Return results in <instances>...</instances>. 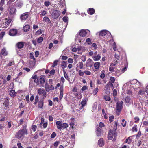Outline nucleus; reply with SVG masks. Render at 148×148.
I'll list each match as a JSON object with an SVG mask.
<instances>
[{"label":"nucleus","instance_id":"nucleus-53","mask_svg":"<svg viewBox=\"0 0 148 148\" xmlns=\"http://www.w3.org/2000/svg\"><path fill=\"white\" fill-rule=\"evenodd\" d=\"M55 71L54 69L52 70L50 72V73L51 75H53L55 73Z\"/></svg>","mask_w":148,"mask_h":148},{"label":"nucleus","instance_id":"nucleus-51","mask_svg":"<svg viewBox=\"0 0 148 148\" xmlns=\"http://www.w3.org/2000/svg\"><path fill=\"white\" fill-rule=\"evenodd\" d=\"M42 30L41 29L37 31L36 32V34L37 35H40L42 33Z\"/></svg>","mask_w":148,"mask_h":148},{"label":"nucleus","instance_id":"nucleus-62","mask_svg":"<svg viewBox=\"0 0 148 148\" xmlns=\"http://www.w3.org/2000/svg\"><path fill=\"white\" fill-rule=\"evenodd\" d=\"M84 73L87 75H90L91 74V73L90 71H84Z\"/></svg>","mask_w":148,"mask_h":148},{"label":"nucleus","instance_id":"nucleus-32","mask_svg":"<svg viewBox=\"0 0 148 148\" xmlns=\"http://www.w3.org/2000/svg\"><path fill=\"white\" fill-rule=\"evenodd\" d=\"M38 91L39 94L40 95H41L44 92L45 90L44 89L41 88H40L38 90Z\"/></svg>","mask_w":148,"mask_h":148},{"label":"nucleus","instance_id":"nucleus-56","mask_svg":"<svg viewBox=\"0 0 148 148\" xmlns=\"http://www.w3.org/2000/svg\"><path fill=\"white\" fill-rule=\"evenodd\" d=\"M92 46L93 47H94L95 49H96L97 48V46L95 43H93L92 44Z\"/></svg>","mask_w":148,"mask_h":148},{"label":"nucleus","instance_id":"nucleus-41","mask_svg":"<svg viewBox=\"0 0 148 148\" xmlns=\"http://www.w3.org/2000/svg\"><path fill=\"white\" fill-rule=\"evenodd\" d=\"M43 40V38L42 37H40L38 39L37 41L38 43L41 42Z\"/></svg>","mask_w":148,"mask_h":148},{"label":"nucleus","instance_id":"nucleus-63","mask_svg":"<svg viewBox=\"0 0 148 148\" xmlns=\"http://www.w3.org/2000/svg\"><path fill=\"white\" fill-rule=\"evenodd\" d=\"M59 143V142L58 141L55 142L54 143V145L55 147H57Z\"/></svg>","mask_w":148,"mask_h":148},{"label":"nucleus","instance_id":"nucleus-55","mask_svg":"<svg viewBox=\"0 0 148 148\" xmlns=\"http://www.w3.org/2000/svg\"><path fill=\"white\" fill-rule=\"evenodd\" d=\"M139 95H143L145 94L144 91L140 90L138 93Z\"/></svg>","mask_w":148,"mask_h":148},{"label":"nucleus","instance_id":"nucleus-50","mask_svg":"<svg viewBox=\"0 0 148 148\" xmlns=\"http://www.w3.org/2000/svg\"><path fill=\"white\" fill-rule=\"evenodd\" d=\"M114 118V116H111L109 117V120L110 122L112 121V119Z\"/></svg>","mask_w":148,"mask_h":148},{"label":"nucleus","instance_id":"nucleus-21","mask_svg":"<svg viewBox=\"0 0 148 148\" xmlns=\"http://www.w3.org/2000/svg\"><path fill=\"white\" fill-rule=\"evenodd\" d=\"M16 92L14 90H11L10 93V95L12 97H14L16 95Z\"/></svg>","mask_w":148,"mask_h":148},{"label":"nucleus","instance_id":"nucleus-39","mask_svg":"<svg viewBox=\"0 0 148 148\" xmlns=\"http://www.w3.org/2000/svg\"><path fill=\"white\" fill-rule=\"evenodd\" d=\"M5 34V33L4 32H2L0 34V40L3 38Z\"/></svg>","mask_w":148,"mask_h":148},{"label":"nucleus","instance_id":"nucleus-1","mask_svg":"<svg viewBox=\"0 0 148 148\" xmlns=\"http://www.w3.org/2000/svg\"><path fill=\"white\" fill-rule=\"evenodd\" d=\"M25 133L26 134H27V131L26 128V127H24L22 130H20L18 132L16 135V137L18 138H20L23 136Z\"/></svg>","mask_w":148,"mask_h":148},{"label":"nucleus","instance_id":"nucleus-3","mask_svg":"<svg viewBox=\"0 0 148 148\" xmlns=\"http://www.w3.org/2000/svg\"><path fill=\"white\" fill-rule=\"evenodd\" d=\"M86 34L87 32L86 30L85 29H82L79 32V36L76 38L75 41H77V40H78V38L79 39L78 41L79 42H81V40L80 39H79V38H81V37H84L85 36H86Z\"/></svg>","mask_w":148,"mask_h":148},{"label":"nucleus","instance_id":"nucleus-11","mask_svg":"<svg viewBox=\"0 0 148 148\" xmlns=\"http://www.w3.org/2000/svg\"><path fill=\"white\" fill-rule=\"evenodd\" d=\"M68 127V125L66 123H62L60 126V128H58V129L61 130L62 129H64L67 128Z\"/></svg>","mask_w":148,"mask_h":148},{"label":"nucleus","instance_id":"nucleus-24","mask_svg":"<svg viewBox=\"0 0 148 148\" xmlns=\"http://www.w3.org/2000/svg\"><path fill=\"white\" fill-rule=\"evenodd\" d=\"M1 53L2 55L4 56H6L7 55V53L6 51V49L4 48L2 49Z\"/></svg>","mask_w":148,"mask_h":148},{"label":"nucleus","instance_id":"nucleus-40","mask_svg":"<svg viewBox=\"0 0 148 148\" xmlns=\"http://www.w3.org/2000/svg\"><path fill=\"white\" fill-rule=\"evenodd\" d=\"M109 70L110 71L113 72L114 71V67L110 65L109 67Z\"/></svg>","mask_w":148,"mask_h":148},{"label":"nucleus","instance_id":"nucleus-17","mask_svg":"<svg viewBox=\"0 0 148 148\" xmlns=\"http://www.w3.org/2000/svg\"><path fill=\"white\" fill-rule=\"evenodd\" d=\"M95 12V10L92 8H90L89 9L88 11V14L90 15L93 14Z\"/></svg>","mask_w":148,"mask_h":148},{"label":"nucleus","instance_id":"nucleus-43","mask_svg":"<svg viewBox=\"0 0 148 148\" xmlns=\"http://www.w3.org/2000/svg\"><path fill=\"white\" fill-rule=\"evenodd\" d=\"M56 134L55 132H53L51 136V138H55L56 136Z\"/></svg>","mask_w":148,"mask_h":148},{"label":"nucleus","instance_id":"nucleus-13","mask_svg":"<svg viewBox=\"0 0 148 148\" xmlns=\"http://www.w3.org/2000/svg\"><path fill=\"white\" fill-rule=\"evenodd\" d=\"M63 87L62 86H61L60 87V95L59 98L60 100H61L63 97Z\"/></svg>","mask_w":148,"mask_h":148},{"label":"nucleus","instance_id":"nucleus-61","mask_svg":"<svg viewBox=\"0 0 148 148\" xmlns=\"http://www.w3.org/2000/svg\"><path fill=\"white\" fill-rule=\"evenodd\" d=\"M5 0H1L0 3V6H2L4 3Z\"/></svg>","mask_w":148,"mask_h":148},{"label":"nucleus","instance_id":"nucleus-64","mask_svg":"<svg viewBox=\"0 0 148 148\" xmlns=\"http://www.w3.org/2000/svg\"><path fill=\"white\" fill-rule=\"evenodd\" d=\"M21 143H18L17 144V146L18 148H23L21 146Z\"/></svg>","mask_w":148,"mask_h":148},{"label":"nucleus","instance_id":"nucleus-20","mask_svg":"<svg viewBox=\"0 0 148 148\" xmlns=\"http://www.w3.org/2000/svg\"><path fill=\"white\" fill-rule=\"evenodd\" d=\"M45 88L47 92H49V85L48 84L47 81L45 85Z\"/></svg>","mask_w":148,"mask_h":148},{"label":"nucleus","instance_id":"nucleus-28","mask_svg":"<svg viewBox=\"0 0 148 148\" xmlns=\"http://www.w3.org/2000/svg\"><path fill=\"white\" fill-rule=\"evenodd\" d=\"M100 63L99 62L95 63L94 67L96 69H98L99 68L100 65Z\"/></svg>","mask_w":148,"mask_h":148},{"label":"nucleus","instance_id":"nucleus-2","mask_svg":"<svg viewBox=\"0 0 148 148\" xmlns=\"http://www.w3.org/2000/svg\"><path fill=\"white\" fill-rule=\"evenodd\" d=\"M114 128L113 130H110L109 131V132L108 133V139L111 140H112L113 137H114V138H115L116 137V128Z\"/></svg>","mask_w":148,"mask_h":148},{"label":"nucleus","instance_id":"nucleus-52","mask_svg":"<svg viewBox=\"0 0 148 148\" xmlns=\"http://www.w3.org/2000/svg\"><path fill=\"white\" fill-rule=\"evenodd\" d=\"M62 19L63 21L65 22H66L68 21V18L65 16L64 17L62 18Z\"/></svg>","mask_w":148,"mask_h":148},{"label":"nucleus","instance_id":"nucleus-60","mask_svg":"<svg viewBox=\"0 0 148 148\" xmlns=\"http://www.w3.org/2000/svg\"><path fill=\"white\" fill-rule=\"evenodd\" d=\"M79 75L80 76H82L84 74V73L82 72L81 70H79Z\"/></svg>","mask_w":148,"mask_h":148},{"label":"nucleus","instance_id":"nucleus-47","mask_svg":"<svg viewBox=\"0 0 148 148\" xmlns=\"http://www.w3.org/2000/svg\"><path fill=\"white\" fill-rule=\"evenodd\" d=\"M37 128V127L36 125H34L32 126V129L33 130L34 132H35Z\"/></svg>","mask_w":148,"mask_h":148},{"label":"nucleus","instance_id":"nucleus-22","mask_svg":"<svg viewBox=\"0 0 148 148\" xmlns=\"http://www.w3.org/2000/svg\"><path fill=\"white\" fill-rule=\"evenodd\" d=\"M86 103V101L85 99H84L82 100L81 102V109L83 108L84 106H85Z\"/></svg>","mask_w":148,"mask_h":148},{"label":"nucleus","instance_id":"nucleus-45","mask_svg":"<svg viewBox=\"0 0 148 148\" xmlns=\"http://www.w3.org/2000/svg\"><path fill=\"white\" fill-rule=\"evenodd\" d=\"M50 3L49 1H45L44 3L45 5L47 7H48L50 5Z\"/></svg>","mask_w":148,"mask_h":148},{"label":"nucleus","instance_id":"nucleus-30","mask_svg":"<svg viewBox=\"0 0 148 148\" xmlns=\"http://www.w3.org/2000/svg\"><path fill=\"white\" fill-rule=\"evenodd\" d=\"M62 123V121H57L56 122V124L57 126V128L58 129V128H60V126L61 125Z\"/></svg>","mask_w":148,"mask_h":148},{"label":"nucleus","instance_id":"nucleus-27","mask_svg":"<svg viewBox=\"0 0 148 148\" xmlns=\"http://www.w3.org/2000/svg\"><path fill=\"white\" fill-rule=\"evenodd\" d=\"M101 58V56L99 54L95 56L94 57V60L95 61L99 60Z\"/></svg>","mask_w":148,"mask_h":148},{"label":"nucleus","instance_id":"nucleus-42","mask_svg":"<svg viewBox=\"0 0 148 148\" xmlns=\"http://www.w3.org/2000/svg\"><path fill=\"white\" fill-rule=\"evenodd\" d=\"M86 42L88 45H90L92 43V42H91V40L90 38H88L86 39Z\"/></svg>","mask_w":148,"mask_h":148},{"label":"nucleus","instance_id":"nucleus-58","mask_svg":"<svg viewBox=\"0 0 148 148\" xmlns=\"http://www.w3.org/2000/svg\"><path fill=\"white\" fill-rule=\"evenodd\" d=\"M104 126V124L103 123L101 122H100L99 123V126L100 127H103Z\"/></svg>","mask_w":148,"mask_h":148},{"label":"nucleus","instance_id":"nucleus-10","mask_svg":"<svg viewBox=\"0 0 148 148\" xmlns=\"http://www.w3.org/2000/svg\"><path fill=\"white\" fill-rule=\"evenodd\" d=\"M107 32H108L110 34V32L108 31L105 30H102L100 32L99 36H104L107 34Z\"/></svg>","mask_w":148,"mask_h":148},{"label":"nucleus","instance_id":"nucleus-31","mask_svg":"<svg viewBox=\"0 0 148 148\" xmlns=\"http://www.w3.org/2000/svg\"><path fill=\"white\" fill-rule=\"evenodd\" d=\"M77 67H79V68L81 69L83 67V64L82 62H80L77 65Z\"/></svg>","mask_w":148,"mask_h":148},{"label":"nucleus","instance_id":"nucleus-25","mask_svg":"<svg viewBox=\"0 0 148 148\" xmlns=\"http://www.w3.org/2000/svg\"><path fill=\"white\" fill-rule=\"evenodd\" d=\"M74 118H71V122L70 123V127L72 128V129H73V126L74 125V121H73Z\"/></svg>","mask_w":148,"mask_h":148},{"label":"nucleus","instance_id":"nucleus-35","mask_svg":"<svg viewBox=\"0 0 148 148\" xmlns=\"http://www.w3.org/2000/svg\"><path fill=\"white\" fill-rule=\"evenodd\" d=\"M104 98L105 100L106 101H110L111 100L110 97L108 96H104Z\"/></svg>","mask_w":148,"mask_h":148},{"label":"nucleus","instance_id":"nucleus-19","mask_svg":"<svg viewBox=\"0 0 148 148\" xmlns=\"http://www.w3.org/2000/svg\"><path fill=\"white\" fill-rule=\"evenodd\" d=\"M16 6L19 8L21 7L23 5L22 3L20 1H17V3H16Z\"/></svg>","mask_w":148,"mask_h":148},{"label":"nucleus","instance_id":"nucleus-33","mask_svg":"<svg viewBox=\"0 0 148 148\" xmlns=\"http://www.w3.org/2000/svg\"><path fill=\"white\" fill-rule=\"evenodd\" d=\"M67 64V63L65 61L62 62L61 65L63 69H64L66 67Z\"/></svg>","mask_w":148,"mask_h":148},{"label":"nucleus","instance_id":"nucleus-59","mask_svg":"<svg viewBox=\"0 0 148 148\" xmlns=\"http://www.w3.org/2000/svg\"><path fill=\"white\" fill-rule=\"evenodd\" d=\"M68 62L69 63H72L73 62V60L72 59L69 58L68 60Z\"/></svg>","mask_w":148,"mask_h":148},{"label":"nucleus","instance_id":"nucleus-54","mask_svg":"<svg viewBox=\"0 0 148 148\" xmlns=\"http://www.w3.org/2000/svg\"><path fill=\"white\" fill-rule=\"evenodd\" d=\"M46 13H47V12L46 11H43L40 14V15L41 16H44L46 14Z\"/></svg>","mask_w":148,"mask_h":148},{"label":"nucleus","instance_id":"nucleus-49","mask_svg":"<svg viewBox=\"0 0 148 148\" xmlns=\"http://www.w3.org/2000/svg\"><path fill=\"white\" fill-rule=\"evenodd\" d=\"M110 79L111 81L112 82V83H114L115 81V79L113 77H110Z\"/></svg>","mask_w":148,"mask_h":148},{"label":"nucleus","instance_id":"nucleus-48","mask_svg":"<svg viewBox=\"0 0 148 148\" xmlns=\"http://www.w3.org/2000/svg\"><path fill=\"white\" fill-rule=\"evenodd\" d=\"M63 71L64 73V77H65V78L66 79H67L68 78V77L66 73L65 72L64 70V69L63 70Z\"/></svg>","mask_w":148,"mask_h":148},{"label":"nucleus","instance_id":"nucleus-57","mask_svg":"<svg viewBox=\"0 0 148 148\" xmlns=\"http://www.w3.org/2000/svg\"><path fill=\"white\" fill-rule=\"evenodd\" d=\"M30 58L31 59H33L34 60H35V58L34 57L33 54L32 53H30Z\"/></svg>","mask_w":148,"mask_h":148},{"label":"nucleus","instance_id":"nucleus-15","mask_svg":"<svg viewBox=\"0 0 148 148\" xmlns=\"http://www.w3.org/2000/svg\"><path fill=\"white\" fill-rule=\"evenodd\" d=\"M30 29V26L29 25H26L23 29V30L24 32L28 31Z\"/></svg>","mask_w":148,"mask_h":148},{"label":"nucleus","instance_id":"nucleus-9","mask_svg":"<svg viewBox=\"0 0 148 148\" xmlns=\"http://www.w3.org/2000/svg\"><path fill=\"white\" fill-rule=\"evenodd\" d=\"M17 33V31L16 29H13L10 30L9 34L11 36H14Z\"/></svg>","mask_w":148,"mask_h":148},{"label":"nucleus","instance_id":"nucleus-44","mask_svg":"<svg viewBox=\"0 0 148 148\" xmlns=\"http://www.w3.org/2000/svg\"><path fill=\"white\" fill-rule=\"evenodd\" d=\"M8 99H6L5 101L4 104L5 105L6 107H7L8 105Z\"/></svg>","mask_w":148,"mask_h":148},{"label":"nucleus","instance_id":"nucleus-18","mask_svg":"<svg viewBox=\"0 0 148 148\" xmlns=\"http://www.w3.org/2000/svg\"><path fill=\"white\" fill-rule=\"evenodd\" d=\"M43 105V101L42 100H41L38 102V107L39 108H42Z\"/></svg>","mask_w":148,"mask_h":148},{"label":"nucleus","instance_id":"nucleus-36","mask_svg":"<svg viewBox=\"0 0 148 148\" xmlns=\"http://www.w3.org/2000/svg\"><path fill=\"white\" fill-rule=\"evenodd\" d=\"M139 121V118L138 117H136L134 119V121L136 123H138Z\"/></svg>","mask_w":148,"mask_h":148},{"label":"nucleus","instance_id":"nucleus-5","mask_svg":"<svg viewBox=\"0 0 148 148\" xmlns=\"http://www.w3.org/2000/svg\"><path fill=\"white\" fill-rule=\"evenodd\" d=\"M29 14L28 12H26L22 14L20 16V19L22 21L26 20L28 17Z\"/></svg>","mask_w":148,"mask_h":148},{"label":"nucleus","instance_id":"nucleus-29","mask_svg":"<svg viewBox=\"0 0 148 148\" xmlns=\"http://www.w3.org/2000/svg\"><path fill=\"white\" fill-rule=\"evenodd\" d=\"M125 101L127 103H128L130 102V99L129 97H126L125 98Z\"/></svg>","mask_w":148,"mask_h":148},{"label":"nucleus","instance_id":"nucleus-12","mask_svg":"<svg viewBox=\"0 0 148 148\" xmlns=\"http://www.w3.org/2000/svg\"><path fill=\"white\" fill-rule=\"evenodd\" d=\"M99 145L100 147H102L104 145L103 139V138L100 139L98 142Z\"/></svg>","mask_w":148,"mask_h":148},{"label":"nucleus","instance_id":"nucleus-38","mask_svg":"<svg viewBox=\"0 0 148 148\" xmlns=\"http://www.w3.org/2000/svg\"><path fill=\"white\" fill-rule=\"evenodd\" d=\"M39 97L38 95H36L35 97V102H34V104L36 105L38 101Z\"/></svg>","mask_w":148,"mask_h":148},{"label":"nucleus","instance_id":"nucleus-34","mask_svg":"<svg viewBox=\"0 0 148 148\" xmlns=\"http://www.w3.org/2000/svg\"><path fill=\"white\" fill-rule=\"evenodd\" d=\"M126 121H125V120L123 119L122 120L121 124L122 126L123 127H125L126 126Z\"/></svg>","mask_w":148,"mask_h":148},{"label":"nucleus","instance_id":"nucleus-37","mask_svg":"<svg viewBox=\"0 0 148 148\" xmlns=\"http://www.w3.org/2000/svg\"><path fill=\"white\" fill-rule=\"evenodd\" d=\"M58 62V61L57 60H55L53 62V64L52 65V66L54 67L55 66L57 65Z\"/></svg>","mask_w":148,"mask_h":148},{"label":"nucleus","instance_id":"nucleus-6","mask_svg":"<svg viewBox=\"0 0 148 148\" xmlns=\"http://www.w3.org/2000/svg\"><path fill=\"white\" fill-rule=\"evenodd\" d=\"M60 15L59 11L57 10L54 11L52 14V17L54 19L58 18Z\"/></svg>","mask_w":148,"mask_h":148},{"label":"nucleus","instance_id":"nucleus-26","mask_svg":"<svg viewBox=\"0 0 148 148\" xmlns=\"http://www.w3.org/2000/svg\"><path fill=\"white\" fill-rule=\"evenodd\" d=\"M43 21L47 22L48 23H51V21L49 18L47 17H45L43 18Z\"/></svg>","mask_w":148,"mask_h":148},{"label":"nucleus","instance_id":"nucleus-8","mask_svg":"<svg viewBox=\"0 0 148 148\" xmlns=\"http://www.w3.org/2000/svg\"><path fill=\"white\" fill-rule=\"evenodd\" d=\"M16 9L14 6H12L10 8V14L11 15L16 13Z\"/></svg>","mask_w":148,"mask_h":148},{"label":"nucleus","instance_id":"nucleus-4","mask_svg":"<svg viewBox=\"0 0 148 148\" xmlns=\"http://www.w3.org/2000/svg\"><path fill=\"white\" fill-rule=\"evenodd\" d=\"M123 102L121 101V102H118L116 105V110L119 112H120L122 108V103Z\"/></svg>","mask_w":148,"mask_h":148},{"label":"nucleus","instance_id":"nucleus-14","mask_svg":"<svg viewBox=\"0 0 148 148\" xmlns=\"http://www.w3.org/2000/svg\"><path fill=\"white\" fill-rule=\"evenodd\" d=\"M110 86H111L112 88L113 87V84L110 82L108 83L106 86L105 87L106 90H110Z\"/></svg>","mask_w":148,"mask_h":148},{"label":"nucleus","instance_id":"nucleus-46","mask_svg":"<svg viewBox=\"0 0 148 148\" xmlns=\"http://www.w3.org/2000/svg\"><path fill=\"white\" fill-rule=\"evenodd\" d=\"M75 96L77 97L78 99H80L81 98V96L80 94H78V93H76L75 95Z\"/></svg>","mask_w":148,"mask_h":148},{"label":"nucleus","instance_id":"nucleus-16","mask_svg":"<svg viewBox=\"0 0 148 148\" xmlns=\"http://www.w3.org/2000/svg\"><path fill=\"white\" fill-rule=\"evenodd\" d=\"M16 45L18 48L21 49L23 47L24 44L23 42H20L17 43Z\"/></svg>","mask_w":148,"mask_h":148},{"label":"nucleus","instance_id":"nucleus-7","mask_svg":"<svg viewBox=\"0 0 148 148\" xmlns=\"http://www.w3.org/2000/svg\"><path fill=\"white\" fill-rule=\"evenodd\" d=\"M102 129L99 127H97L96 130V134L97 136H100L101 135V131Z\"/></svg>","mask_w":148,"mask_h":148},{"label":"nucleus","instance_id":"nucleus-23","mask_svg":"<svg viewBox=\"0 0 148 148\" xmlns=\"http://www.w3.org/2000/svg\"><path fill=\"white\" fill-rule=\"evenodd\" d=\"M40 82L41 84L43 86L44 83L45 82V79L43 77H40L39 79Z\"/></svg>","mask_w":148,"mask_h":148}]
</instances>
